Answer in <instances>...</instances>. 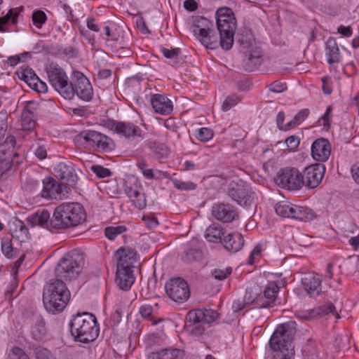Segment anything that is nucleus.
<instances>
[{
  "instance_id": "16",
  "label": "nucleus",
  "mask_w": 359,
  "mask_h": 359,
  "mask_svg": "<svg viewBox=\"0 0 359 359\" xmlns=\"http://www.w3.org/2000/svg\"><path fill=\"white\" fill-rule=\"evenodd\" d=\"M115 257L117 262V269L121 270H133L135 264L137 262V253L132 248L118 249Z\"/></svg>"
},
{
  "instance_id": "13",
  "label": "nucleus",
  "mask_w": 359,
  "mask_h": 359,
  "mask_svg": "<svg viewBox=\"0 0 359 359\" xmlns=\"http://www.w3.org/2000/svg\"><path fill=\"white\" fill-rule=\"evenodd\" d=\"M325 172V166L323 163H314L305 168L302 172L304 186L314 189L321 182Z\"/></svg>"
},
{
  "instance_id": "17",
  "label": "nucleus",
  "mask_w": 359,
  "mask_h": 359,
  "mask_svg": "<svg viewBox=\"0 0 359 359\" xmlns=\"http://www.w3.org/2000/svg\"><path fill=\"white\" fill-rule=\"evenodd\" d=\"M19 78L24 81L30 88L39 93L48 90L47 84L42 81L30 68L22 69L18 72Z\"/></svg>"
},
{
  "instance_id": "22",
  "label": "nucleus",
  "mask_w": 359,
  "mask_h": 359,
  "mask_svg": "<svg viewBox=\"0 0 359 359\" xmlns=\"http://www.w3.org/2000/svg\"><path fill=\"white\" fill-rule=\"evenodd\" d=\"M262 50L259 48H252L245 55L243 67L248 72L257 69L262 63Z\"/></svg>"
},
{
  "instance_id": "12",
  "label": "nucleus",
  "mask_w": 359,
  "mask_h": 359,
  "mask_svg": "<svg viewBox=\"0 0 359 359\" xmlns=\"http://www.w3.org/2000/svg\"><path fill=\"white\" fill-rule=\"evenodd\" d=\"M167 295L176 302H186L190 296L188 283L181 278H172L165 285Z\"/></svg>"
},
{
  "instance_id": "57",
  "label": "nucleus",
  "mask_w": 359,
  "mask_h": 359,
  "mask_svg": "<svg viewBox=\"0 0 359 359\" xmlns=\"http://www.w3.org/2000/svg\"><path fill=\"white\" fill-rule=\"evenodd\" d=\"M213 137V132L208 128H201L198 131L197 137L202 142H208Z\"/></svg>"
},
{
  "instance_id": "31",
  "label": "nucleus",
  "mask_w": 359,
  "mask_h": 359,
  "mask_svg": "<svg viewBox=\"0 0 359 359\" xmlns=\"http://www.w3.org/2000/svg\"><path fill=\"white\" fill-rule=\"evenodd\" d=\"M128 196L131 199L134 205L140 210L144 209L146 205V198L143 193H142L136 187H128L126 189Z\"/></svg>"
},
{
  "instance_id": "64",
  "label": "nucleus",
  "mask_w": 359,
  "mask_h": 359,
  "mask_svg": "<svg viewBox=\"0 0 359 359\" xmlns=\"http://www.w3.org/2000/svg\"><path fill=\"white\" fill-rule=\"evenodd\" d=\"M35 354L36 359H48L50 353L46 348L39 347L36 348Z\"/></svg>"
},
{
  "instance_id": "34",
  "label": "nucleus",
  "mask_w": 359,
  "mask_h": 359,
  "mask_svg": "<svg viewBox=\"0 0 359 359\" xmlns=\"http://www.w3.org/2000/svg\"><path fill=\"white\" fill-rule=\"evenodd\" d=\"M181 354L182 351L177 348L163 349L151 353L149 359H177Z\"/></svg>"
},
{
  "instance_id": "36",
  "label": "nucleus",
  "mask_w": 359,
  "mask_h": 359,
  "mask_svg": "<svg viewBox=\"0 0 359 359\" xmlns=\"http://www.w3.org/2000/svg\"><path fill=\"white\" fill-rule=\"evenodd\" d=\"M295 205L287 201H280L275 205L277 215L286 218H292Z\"/></svg>"
},
{
  "instance_id": "35",
  "label": "nucleus",
  "mask_w": 359,
  "mask_h": 359,
  "mask_svg": "<svg viewBox=\"0 0 359 359\" xmlns=\"http://www.w3.org/2000/svg\"><path fill=\"white\" fill-rule=\"evenodd\" d=\"M313 217L314 215L310 208L295 205L292 219L307 222L312 220Z\"/></svg>"
},
{
  "instance_id": "25",
  "label": "nucleus",
  "mask_w": 359,
  "mask_h": 359,
  "mask_svg": "<svg viewBox=\"0 0 359 359\" xmlns=\"http://www.w3.org/2000/svg\"><path fill=\"white\" fill-rule=\"evenodd\" d=\"M222 244L227 251L235 253L243 246L244 239L241 233L232 232L223 238Z\"/></svg>"
},
{
  "instance_id": "9",
  "label": "nucleus",
  "mask_w": 359,
  "mask_h": 359,
  "mask_svg": "<svg viewBox=\"0 0 359 359\" xmlns=\"http://www.w3.org/2000/svg\"><path fill=\"white\" fill-rule=\"evenodd\" d=\"M229 196L240 205L251 212L254 211L256 204L254 201L255 193L242 181L240 183L232 182L229 185Z\"/></svg>"
},
{
  "instance_id": "11",
  "label": "nucleus",
  "mask_w": 359,
  "mask_h": 359,
  "mask_svg": "<svg viewBox=\"0 0 359 359\" xmlns=\"http://www.w3.org/2000/svg\"><path fill=\"white\" fill-rule=\"evenodd\" d=\"M71 88L72 95L71 100L75 95L85 102H89L93 98V90L89 80L79 71H74L72 75Z\"/></svg>"
},
{
  "instance_id": "54",
  "label": "nucleus",
  "mask_w": 359,
  "mask_h": 359,
  "mask_svg": "<svg viewBox=\"0 0 359 359\" xmlns=\"http://www.w3.org/2000/svg\"><path fill=\"white\" fill-rule=\"evenodd\" d=\"M91 170L100 178H104L111 175L109 169L104 168L100 165H93L90 168Z\"/></svg>"
},
{
  "instance_id": "42",
  "label": "nucleus",
  "mask_w": 359,
  "mask_h": 359,
  "mask_svg": "<svg viewBox=\"0 0 359 359\" xmlns=\"http://www.w3.org/2000/svg\"><path fill=\"white\" fill-rule=\"evenodd\" d=\"M101 133H97L95 130H86L80 133L76 138L78 140L83 139L86 142H93L96 144Z\"/></svg>"
},
{
  "instance_id": "43",
  "label": "nucleus",
  "mask_w": 359,
  "mask_h": 359,
  "mask_svg": "<svg viewBox=\"0 0 359 359\" xmlns=\"http://www.w3.org/2000/svg\"><path fill=\"white\" fill-rule=\"evenodd\" d=\"M23 188L25 189V191L30 193L39 192V194H40V192L42 189V183L34 179H29L24 184Z\"/></svg>"
},
{
  "instance_id": "55",
  "label": "nucleus",
  "mask_w": 359,
  "mask_h": 359,
  "mask_svg": "<svg viewBox=\"0 0 359 359\" xmlns=\"http://www.w3.org/2000/svg\"><path fill=\"white\" fill-rule=\"evenodd\" d=\"M231 272V267H227L225 269H216L212 272V276L217 280H223L226 279Z\"/></svg>"
},
{
  "instance_id": "15",
  "label": "nucleus",
  "mask_w": 359,
  "mask_h": 359,
  "mask_svg": "<svg viewBox=\"0 0 359 359\" xmlns=\"http://www.w3.org/2000/svg\"><path fill=\"white\" fill-rule=\"evenodd\" d=\"M27 222L32 227L39 226L50 231L57 230L52 224L53 217L50 218V214L46 209L38 210L27 218Z\"/></svg>"
},
{
  "instance_id": "60",
  "label": "nucleus",
  "mask_w": 359,
  "mask_h": 359,
  "mask_svg": "<svg viewBox=\"0 0 359 359\" xmlns=\"http://www.w3.org/2000/svg\"><path fill=\"white\" fill-rule=\"evenodd\" d=\"M11 161L12 158H4L0 156V178L11 168Z\"/></svg>"
},
{
  "instance_id": "45",
  "label": "nucleus",
  "mask_w": 359,
  "mask_h": 359,
  "mask_svg": "<svg viewBox=\"0 0 359 359\" xmlns=\"http://www.w3.org/2000/svg\"><path fill=\"white\" fill-rule=\"evenodd\" d=\"M309 110L303 109L300 110L294 117V118L287 123L289 127L294 128L301 123L309 116Z\"/></svg>"
},
{
  "instance_id": "20",
  "label": "nucleus",
  "mask_w": 359,
  "mask_h": 359,
  "mask_svg": "<svg viewBox=\"0 0 359 359\" xmlns=\"http://www.w3.org/2000/svg\"><path fill=\"white\" fill-rule=\"evenodd\" d=\"M111 129L117 134L128 139L142 138L143 136L141 128L132 123L114 122Z\"/></svg>"
},
{
  "instance_id": "53",
  "label": "nucleus",
  "mask_w": 359,
  "mask_h": 359,
  "mask_svg": "<svg viewBox=\"0 0 359 359\" xmlns=\"http://www.w3.org/2000/svg\"><path fill=\"white\" fill-rule=\"evenodd\" d=\"M25 257V254H21L20 255H19L18 259L15 262V264L13 266L12 271H13V278L11 282V286L13 287V288H15L18 286V281H17L16 276L18 274V269L21 266L22 263L23 262Z\"/></svg>"
},
{
  "instance_id": "38",
  "label": "nucleus",
  "mask_w": 359,
  "mask_h": 359,
  "mask_svg": "<svg viewBox=\"0 0 359 359\" xmlns=\"http://www.w3.org/2000/svg\"><path fill=\"white\" fill-rule=\"evenodd\" d=\"M47 333L45 322L43 320H39L32 328L31 334L34 339L36 341L43 340Z\"/></svg>"
},
{
  "instance_id": "51",
  "label": "nucleus",
  "mask_w": 359,
  "mask_h": 359,
  "mask_svg": "<svg viewBox=\"0 0 359 359\" xmlns=\"http://www.w3.org/2000/svg\"><path fill=\"white\" fill-rule=\"evenodd\" d=\"M18 16V13L17 12L13 13V10L10 9L6 15L0 18V32L5 31L4 25L6 24L10 20H12L13 23H15Z\"/></svg>"
},
{
  "instance_id": "21",
  "label": "nucleus",
  "mask_w": 359,
  "mask_h": 359,
  "mask_svg": "<svg viewBox=\"0 0 359 359\" xmlns=\"http://www.w3.org/2000/svg\"><path fill=\"white\" fill-rule=\"evenodd\" d=\"M54 172L57 178L69 186H74L77 181L76 174L71 165L60 163L55 167Z\"/></svg>"
},
{
  "instance_id": "10",
  "label": "nucleus",
  "mask_w": 359,
  "mask_h": 359,
  "mask_svg": "<svg viewBox=\"0 0 359 359\" xmlns=\"http://www.w3.org/2000/svg\"><path fill=\"white\" fill-rule=\"evenodd\" d=\"M302 172L295 168H286L276 177V183L280 187L290 190H300L304 186Z\"/></svg>"
},
{
  "instance_id": "40",
  "label": "nucleus",
  "mask_w": 359,
  "mask_h": 359,
  "mask_svg": "<svg viewBox=\"0 0 359 359\" xmlns=\"http://www.w3.org/2000/svg\"><path fill=\"white\" fill-rule=\"evenodd\" d=\"M259 293L260 289L257 286L248 288L244 296L245 303L248 305H250L255 302L257 304L259 301L258 299Z\"/></svg>"
},
{
  "instance_id": "1",
  "label": "nucleus",
  "mask_w": 359,
  "mask_h": 359,
  "mask_svg": "<svg viewBox=\"0 0 359 359\" xmlns=\"http://www.w3.org/2000/svg\"><path fill=\"white\" fill-rule=\"evenodd\" d=\"M86 220V213L81 204L62 203L54 210L52 224L57 230H65L79 226Z\"/></svg>"
},
{
  "instance_id": "50",
  "label": "nucleus",
  "mask_w": 359,
  "mask_h": 359,
  "mask_svg": "<svg viewBox=\"0 0 359 359\" xmlns=\"http://www.w3.org/2000/svg\"><path fill=\"white\" fill-rule=\"evenodd\" d=\"M203 312V323H212L217 320L219 316V313L217 311L210 309H202Z\"/></svg>"
},
{
  "instance_id": "62",
  "label": "nucleus",
  "mask_w": 359,
  "mask_h": 359,
  "mask_svg": "<svg viewBox=\"0 0 359 359\" xmlns=\"http://www.w3.org/2000/svg\"><path fill=\"white\" fill-rule=\"evenodd\" d=\"M287 88L286 84L280 83L278 81H273L269 86V90L273 93H282Z\"/></svg>"
},
{
  "instance_id": "19",
  "label": "nucleus",
  "mask_w": 359,
  "mask_h": 359,
  "mask_svg": "<svg viewBox=\"0 0 359 359\" xmlns=\"http://www.w3.org/2000/svg\"><path fill=\"white\" fill-rule=\"evenodd\" d=\"M331 153V144L325 138L316 140L311 145V156L319 162H325Z\"/></svg>"
},
{
  "instance_id": "24",
  "label": "nucleus",
  "mask_w": 359,
  "mask_h": 359,
  "mask_svg": "<svg viewBox=\"0 0 359 359\" xmlns=\"http://www.w3.org/2000/svg\"><path fill=\"white\" fill-rule=\"evenodd\" d=\"M151 102L155 111L162 115H168L173 109L172 102L163 95H153Z\"/></svg>"
},
{
  "instance_id": "39",
  "label": "nucleus",
  "mask_w": 359,
  "mask_h": 359,
  "mask_svg": "<svg viewBox=\"0 0 359 359\" xmlns=\"http://www.w3.org/2000/svg\"><path fill=\"white\" fill-rule=\"evenodd\" d=\"M313 316H318L319 317H323L329 313H332L337 318H340L339 313L337 312L335 306L332 303H328L323 306H319L316 309L312 311Z\"/></svg>"
},
{
  "instance_id": "3",
  "label": "nucleus",
  "mask_w": 359,
  "mask_h": 359,
  "mask_svg": "<svg viewBox=\"0 0 359 359\" xmlns=\"http://www.w3.org/2000/svg\"><path fill=\"white\" fill-rule=\"evenodd\" d=\"M297 332V324L290 321L280 325L269 340V346L274 351H279L282 358H294L293 340Z\"/></svg>"
},
{
  "instance_id": "26",
  "label": "nucleus",
  "mask_w": 359,
  "mask_h": 359,
  "mask_svg": "<svg viewBox=\"0 0 359 359\" xmlns=\"http://www.w3.org/2000/svg\"><path fill=\"white\" fill-rule=\"evenodd\" d=\"M135 280V278L133 274V270L116 269L115 281L121 290L124 291L129 290Z\"/></svg>"
},
{
  "instance_id": "28",
  "label": "nucleus",
  "mask_w": 359,
  "mask_h": 359,
  "mask_svg": "<svg viewBox=\"0 0 359 359\" xmlns=\"http://www.w3.org/2000/svg\"><path fill=\"white\" fill-rule=\"evenodd\" d=\"M9 229L13 238L24 242L29 237V231L25 223L18 218H14L9 222Z\"/></svg>"
},
{
  "instance_id": "7",
  "label": "nucleus",
  "mask_w": 359,
  "mask_h": 359,
  "mask_svg": "<svg viewBox=\"0 0 359 359\" xmlns=\"http://www.w3.org/2000/svg\"><path fill=\"white\" fill-rule=\"evenodd\" d=\"M194 33L206 48L215 49L218 46V34L214 30V25L208 18L196 15L192 18Z\"/></svg>"
},
{
  "instance_id": "37",
  "label": "nucleus",
  "mask_w": 359,
  "mask_h": 359,
  "mask_svg": "<svg viewBox=\"0 0 359 359\" xmlns=\"http://www.w3.org/2000/svg\"><path fill=\"white\" fill-rule=\"evenodd\" d=\"M1 248L3 255L8 259H13L18 256V250L13 248L11 240L8 238H2Z\"/></svg>"
},
{
  "instance_id": "14",
  "label": "nucleus",
  "mask_w": 359,
  "mask_h": 359,
  "mask_svg": "<svg viewBox=\"0 0 359 359\" xmlns=\"http://www.w3.org/2000/svg\"><path fill=\"white\" fill-rule=\"evenodd\" d=\"M67 193V187L60 184L52 177H48L42 181V189L40 192L41 197L46 199H62Z\"/></svg>"
},
{
  "instance_id": "61",
  "label": "nucleus",
  "mask_w": 359,
  "mask_h": 359,
  "mask_svg": "<svg viewBox=\"0 0 359 359\" xmlns=\"http://www.w3.org/2000/svg\"><path fill=\"white\" fill-rule=\"evenodd\" d=\"M137 167L146 178L153 179L154 177L152 169L147 168L145 161L139 162Z\"/></svg>"
},
{
  "instance_id": "29",
  "label": "nucleus",
  "mask_w": 359,
  "mask_h": 359,
  "mask_svg": "<svg viewBox=\"0 0 359 359\" xmlns=\"http://www.w3.org/2000/svg\"><path fill=\"white\" fill-rule=\"evenodd\" d=\"M325 55L327 62L330 65L339 62L341 55L339 46L336 40L333 38H329L325 43Z\"/></svg>"
},
{
  "instance_id": "32",
  "label": "nucleus",
  "mask_w": 359,
  "mask_h": 359,
  "mask_svg": "<svg viewBox=\"0 0 359 359\" xmlns=\"http://www.w3.org/2000/svg\"><path fill=\"white\" fill-rule=\"evenodd\" d=\"M224 234L223 228L217 224L210 225L205 231V237L209 241L215 243L223 241L222 236Z\"/></svg>"
},
{
  "instance_id": "41",
  "label": "nucleus",
  "mask_w": 359,
  "mask_h": 359,
  "mask_svg": "<svg viewBox=\"0 0 359 359\" xmlns=\"http://www.w3.org/2000/svg\"><path fill=\"white\" fill-rule=\"evenodd\" d=\"M203 257L202 251L198 249H189L184 252L182 260L187 263H191L200 260Z\"/></svg>"
},
{
  "instance_id": "18",
  "label": "nucleus",
  "mask_w": 359,
  "mask_h": 359,
  "mask_svg": "<svg viewBox=\"0 0 359 359\" xmlns=\"http://www.w3.org/2000/svg\"><path fill=\"white\" fill-rule=\"evenodd\" d=\"M212 216L223 222H231L238 217L236 208L226 203L215 204L212 209Z\"/></svg>"
},
{
  "instance_id": "5",
  "label": "nucleus",
  "mask_w": 359,
  "mask_h": 359,
  "mask_svg": "<svg viewBox=\"0 0 359 359\" xmlns=\"http://www.w3.org/2000/svg\"><path fill=\"white\" fill-rule=\"evenodd\" d=\"M84 259L79 254H66L57 264L55 269V280L65 283L76 279L81 273Z\"/></svg>"
},
{
  "instance_id": "58",
  "label": "nucleus",
  "mask_w": 359,
  "mask_h": 359,
  "mask_svg": "<svg viewBox=\"0 0 359 359\" xmlns=\"http://www.w3.org/2000/svg\"><path fill=\"white\" fill-rule=\"evenodd\" d=\"M174 187L181 190H193L196 189V185L191 182H182L180 180H172Z\"/></svg>"
},
{
  "instance_id": "47",
  "label": "nucleus",
  "mask_w": 359,
  "mask_h": 359,
  "mask_svg": "<svg viewBox=\"0 0 359 359\" xmlns=\"http://www.w3.org/2000/svg\"><path fill=\"white\" fill-rule=\"evenodd\" d=\"M203 312L202 309H193L188 312L187 318L189 322L197 324L203 320Z\"/></svg>"
},
{
  "instance_id": "46",
  "label": "nucleus",
  "mask_w": 359,
  "mask_h": 359,
  "mask_svg": "<svg viewBox=\"0 0 359 359\" xmlns=\"http://www.w3.org/2000/svg\"><path fill=\"white\" fill-rule=\"evenodd\" d=\"M32 22L37 28H41L46 21V15L42 11H36L32 13Z\"/></svg>"
},
{
  "instance_id": "63",
  "label": "nucleus",
  "mask_w": 359,
  "mask_h": 359,
  "mask_svg": "<svg viewBox=\"0 0 359 359\" xmlns=\"http://www.w3.org/2000/svg\"><path fill=\"white\" fill-rule=\"evenodd\" d=\"M285 142L290 150H294L299 144V139L294 135L287 137Z\"/></svg>"
},
{
  "instance_id": "6",
  "label": "nucleus",
  "mask_w": 359,
  "mask_h": 359,
  "mask_svg": "<svg viewBox=\"0 0 359 359\" xmlns=\"http://www.w3.org/2000/svg\"><path fill=\"white\" fill-rule=\"evenodd\" d=\"M217 27L219 32L218 45L223 49L229 50L233 43L236 31V20L230 8H220L217 11Z\"/></svg>"
},
{
  "instance_id": "2",
  "label": "nucleus",
  "mask_w": 359,
  "mask_h": 359,
  "mask_svg": "<svg viewBox=\"0 0 359 359\" xmlns=\"http://www.w3.org/2000/svg\"><path fill=\"white\" fill-rule=\"evenodd\" d=\"M94 315L87 312L78 313L73 316L69 323L72 336L76 341L87 344L96 339L99 329Z\"/></svg>"
},
{
  "instance_id": "52",
  "label": "nucleus",
  "mask_w": 359,
  "mask_h": 359,
  "mask_svg": "<svg viewBox=\"0 0 359 359\" xmlns=\"http://www.w3.org/2000/svg\"><path fill=\"white\" fill-rule=\"evenodd\" d=\"M25 257V254H21L20 255H19L18 259L15 262V264L13 266L12 271H13V278L11 282V286L13 287V288H15L18 286V281H17L16 276L18 274V269L21 266L22 263L23 262Z\"/></svg>"
},
{
  "instance_id": "8",
  "label": "nucleus",
  "mask_w": 359,
  "mask_h": 359,
  "mask_svg": "<svg viewBox=\"0 0 359 359\" xmlns=\"http://www.w3.org/2000/svg\"><path fill=\"white\" fill-rule=\"evenodd\" d=\"M50 86L65 99L71 100L72 88L66 72L58 65L50 64L46 67Z\"/></svg>"
},
{
  "instance_id": "49",
  "label": "nucleus",
  "mask_w": 359,
  "mask_h": 359,
  "mask_svg": "<svg viewBox=\"0 0 359 359\" xmlns=\"http://www.w3.org/2000/svg\"><path fill=\"white\" fill-rule=\"evenodd\" d=\"M163 56L168 59H172L174 60V64L178 62L177 59L178 56L181 53V50L179 48H175L172 49H168L165 48H162L161 50Z\"/></svg>"
},
{
  "instance_id": "33",
  "label": "nucleus",
  "mask_w": 359,
  "mask_h": 359,
  "mask_svg": "<svg viewBox=\"0 0 359 359\" xmlns=\"http://www.w3.org/2000/svg\"><path fill=\"white\" fill-rule=\"evenodd\" d=\"M15 137L11 135H8L5 140L0 142V156H6L4 158H12V156H15Z\"/></svg>"
},
{
  "instance_id": "44",
  "label": "nucleus",
  "mask_w": 359,
  "mask_h": 359,
  "mask_svg": "<svg viewBox=\"0 0 359 359\" xmlns=\"http://www.w3.org/2000/svg\"><path fill=\"white\" fill-rule=\"evenodd\" d=\"M126 228L124 226H108L104 230V233L106 237L113 241L116 238V237L126 231Z\"/></svg>"
},
{
  "instance_id": "48",
  "label": "nucleus",
  "mask_w": 359,
  "mask_h": 359,
  "mask_svg": "<svg viewBox=\"0 0 359 359\" xmlns=\"http://www.w3.org/2000/svg\"><path fill=\"white\" fill-rule=\"evenodd\" d=\"M95 144L99 149L107 151L112 149L113 142L107 136L101 134Z\"/></svg>"
},
{
  "instance_id": "30",
  "label": "nucleus",
  "mask_w": 359,
  "mask_h": 359,
  "mask_svg": "<svg viewBox=\"0 0 359 359\" xmlns=\"http://www.w3.org/2000/svg\"><path fill=\"white\" fill-rule=\"evenodd\" d=\"M279 288V286L276 282L269 283L264 290V297L266 299V302L259 304V306L266 308L273 306L276 300Z\"/></svg>"
},
{
  "instance_id": "56",
  "label": "nucleus",
  "mask_w": 359,
  "mask_h": 359,
  "mask_svg": "<svg viewBox=\"0 0 359 359\" xmlns=\"http://www.w3.org/2000/svg\"><path fill=\"white\" fill-rule=\"evenodd\" d=\"M8 359H29V357L22 348H20L19 347H14L10 351V352L8 355Z\"/></svg>"
},
{
  "instance_id": "27",
  "label": "nucleus",
  "mask_w": 359,
  "mask_h": 359,
  "mask_svg": "<svg viewBox=\"0 0 359 359\" xmlns=\"http://www.w3.org/2000/svg\"><path fill=\"white\" fill-rule=\"evenodd\" d=\"M302 284L308 294L311 297H316L321 292V280L318 274L303 278Z\"/></svg>"
},
{
  "instance_id": "23",
  "label": "nucleus",
  "mask_w": 359,
  "mask_h": 359,
  "mask_svg": "<svg viewBox=\"0 0 359 359\" xmlns=\"http://www.w3.org/2000/svg\"><path fill=\"white\" fill-rule=\"evenodd\" d=\"M36 104L29 102L24 109L21 116V126L22 130L32 132L35 128Z\"/></svg>"
},
{
  "instance_id": "59",
  "label": "nucleus",
  "mask_w": 359,
  "mask_h": 359,
  "mask_svg": "<svg viewBox=\"0 0 359 359\" xmlns=\"http://www.w3.org/2000/svg\"><path fill=\"white\" fill-rule=\"evenodd\" d=\"M239 101V98L236 95H232L229 97H227L225 100L223 102L222 104V110L223 111H228L232 107L235 106Z\"/></svg>"
},
{
  "instance_id": "4",
  "label": "nucleus",
  "mask_w": 359,
  "mask_h": 359,
  "mask_svg": "<svg viewBox=\"0 0 359 359\" xmlns=\"http://www.w3.org/2000/svg\"><path fill=\"white\" fill-rule=\"evenodd\" d=\"M70 299V292L66 283L62 282H50L43 294V302L46 311L49 313L62 311Z\"/></svg>"
}]
</instances>
